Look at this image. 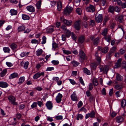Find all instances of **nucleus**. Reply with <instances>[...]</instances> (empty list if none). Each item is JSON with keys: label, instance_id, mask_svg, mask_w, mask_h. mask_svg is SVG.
<instances>
[{"label": "nucleus", "instance_id": "f257e3e1", "mask_svg": "<svg viewBox=\"0 0 126 126\" xmlns=\"http://www.w3.org/2000/svg\"><path fill=\"white\" fill-rule=\"evenodd\" d=\"M9 102L13 105H17L18 103L16 102V98L12 95H9L8 97Z\"/></svg>", "mask_w": 126, "mask_h": 126}, {"label": "nucleus", "instance_id": "f03ea898", "mask_svg": "<svg viewBox=\"0 0 126 126\" xmlns=\"http://www.w3.org/2000/svg\"><path fill=\"white\" fill-rule=\"evenodd\" d=\"M103 19V16L102 14L97 13L95 15V20L97 23L101 22Z\"/></svg>", "mask_w": 126, "mask_h": 126}, {"label": "nucleus", "instance_id": "7ed1b4c3", "mask_svg": "<svg viewBox=\"0 0 126 126\" xmlns=\"http://www.w3.org/2000/svg\"><path fill=\"white\" fill-rule=\"evenodd\" d=\"M90 39L93 42L94 44L96 46L100 42L99 37H96L95 36H92Z\"/></svg>", "mask_w": 126, "mask_h": 126}, {"label": "nucleus", "instance_id": "20e7f679", "mask_svg": "<svg viewBox=\"0 0 126 126\" xmlns=\"http://www.w3.org/2000/svg\"><path fill=\"white\" fill-rule=\"evenodd\" d=\"M73 8L69 6H67L65 9L64 13L66 15H68L72 12Z\"/></svg>", "mask_w": 126, "mask_h": 126}, {"label": "nucleus", "instance_id": "39448f33", "mask_svg": "<svg viewBox=\"0 0 126 126\" xmlns=\"http://www.w3.org/2000/svg\"><path fill=\"white\" fill-rule=\"evenodd\" d=\"M79 56V59L81 62H83L84 60L86 59L85 56V54L84 52L82 50L80 51Z\"/></svg>", "mask_w": 126, "mask_h": 126}, {"label": "nucleus", "instance_id": "423d86ee", "mask_svg": "<svg viewBox=\"0 0 126 126\" xmlns=\"http://www.w3.org/2000/svg\"><path fill=\"white\" fill-rule=\"evenodd\" d=\"M95 8L94 6L91 4H90L89 6L87 7L86 10L88 12H94L95 11Z\"/></svg>", "mask_w": 126, "mask_h": 126}, {"label": "nucleus", "instance_id": "0eeeda50", "mask_svg": "<svg viewBox=\"0 0 126 126\" xmlns=\"http://www.w3.org/2000/svg\"><path fill=\"white\" fill-rule=\"evenodd\" d=\"M60 20L63 22L65 25L70 26L71 25L72 22L71 20H68L65 19L63 17H61Z\"/></svg>", "mask_w": 126, "mask_h": 126}, {"label": "nucleus", "instance_id": "6e6552de", "mask_svg": "<svg viewBox=\"0 0 126 126\" xmlns=\"http://www.w3.org/2000/svg\"><path fill=\"white\" fill-rule=\"evenodd\" d=\"M74 27L75 29L77 30H79L80 28V22L78 20L75 22L74 24Z\"/></svg>", "mask_w": 126, "mask_h": 126}, {"label": "nucleus", "instance_id": "1a4fd4ad", "mask_svg": "<svg viewBox=\"0 0 126 126\" xmlns=\"http://www.w3.org/2000/svg\"><path fill=\"white\" fill-rule=\"evenodd\" d=\"M99 69L100 70V72L103 71L104 72H107L109 70V68L108 66H103L100 65Z\"/></svg>", "mask_w": 126, "mask_h": 126}, {"label": "nucleus", "instance_id": "9d476101", "mask_svg": "<svg viewBox=\"0 0 126 126\" xmlns=\"http://www.w3.org/2000/svg\"><path fill=\"white\" fill-rule=\"evenodd\" d=\"M44 73L43 72H38L35 74L33 76V78L34 79H36L39 77L41 76H44Z\"/></svg>", "mask_w": 126, "mask_h": 126}, {"label": "nucleus", "instance_id": "9b49d317", "mask_svg": "<svg viewBox=\"0 0 126 126\" xmlns=\"http://www.w3.org/2000/svg\"><path fill=\"white\" fill-rule=\"evenodd\" d=\"M46 106L48 109L51 110L53 107L52 103L51 101H48L46 103Z\"/></svg>", "mask_w": 126, "mask_h": 126}, {"label": "nucleus", "instance_id": "f8f14e48", "mask_svg": "<svg viewBox=\"0 0 126 126\" xmlns=\"http://www.w3.org/2000/svg\"><path fill=\"white\" fill-rule=\"evenodd\" d=\"M63 97L62 95L59 93L56 97V100L57 103H59L62 100V98Z\"/></svg>", "mask_w": 126, "mask_h": 126}, {"label": "nucleus", "instance_id": "ddd939ff", "mask_svg": "<svg viewBox=\"0 0 126 126\" xmlns=\"http://www.w3.org/2000/svg\"><path fill=\"white\" fill-rule=\"evenodd\" d=\"M123 79V77L118 73L116 74V78L115 79L116 81H122Z\"/></svg>", "mask_w": 126, "mask_h": 126}, {"label": "nucleus", "instance_id": "4468645a", "mask_svg": "<svg viewBox=\"0 0 126 126\" xmlns=\"http://www.w3.org/2000/svg\"><path fill=\"white\" fill-rule=\"evenodd\" d=\"M71 97L72 100L73 101H76L78 100V98L75 92L73 93L71 95Z\"/></svg>", "mask_w": 126, "mask_h": 126}, {"label": "nucleus", "instance_id": "2eb2a0df", "mask_svg": "<svg viewBox=\"0 0 126 126\" xmlns=\"http://www.w3.org/2000/svg\"><path fill=\"white\" fill-rule=\"evenodd\" d=\"M109 48L108 47H105L104 48L101 47L99 49V50L104 53H106L108 51Z\"/></svg>", "mask_w": 126, "mask_h": 126}, {"label": "nucleus", "instance_id": "dca6fc26", "mask_svg": "<svg viewBox=\"0 0 126 126\" xmlns=\"http://www.w3.org/2000/svg\"><path fill=\"white\" fill-rule=\"evenodd\" d=\"M26 8L28 11L31 12H34L35 11L34 7L32 5L27 6Z\"/></svg>", "mask_w": 126, "mask_h": 126}, {"label": "nucleus", "instance_id": "f3484780", "mask_svg": "<svg viewBox=\"0 0 126 126\" xmlns=\"http://www.w3.org/2000/svg\"><path fill=\"white\" fill-rule=\"evenodd\" d=\"M8 86V84L6 82H0V87L3 88H6Z\"/></svg>", "mask_w": 126, "mask_h": 126}, {"label": "nucleus", "instance_id": "a211bd4d", "mask_svg": "<svg viewBox=\"0 0 126 126\" xmlns=\"http://www.w3.org/2000/svg\"><path fill=\"white\" fill-rule=\"evenodd\" d=\"M16 77H18V74L14 72L11 74L9 76V78L11 79Z\"/></svg>", "mask_w": 126, "mask_h": 126}, {"label": "nucleus", "instance_id": "6ab92c4d", "mask_svg": "<svg viewBox=\"0 0 126 126\" xmlns=\"http://www.w3.org/2000/svg\"><path fill=\"white\" fill-rule=\"evenodd\" d=\"M85 38L84 36H81L79 38L78 41L79 43L82 44L83 43L85 40Z\"/></svg>", "mask_w": 126, "mask_h": 126}, {"label": "nucleus", "instance_id": "aec40b11", "mask_svg": "<svg viewBox=\"0 0 126 126\" xmlns=\"http://www.w3.org/2000/svg\"><path fill=\"white\" fill-rule=\"evenodd\" d=\"M55 27H51L47 29L46 30V32L48 33H51L54 31Z\"/></svg>", "mask_w": 126, "mask_h": 126}, {"label": "nucleus", "instance_id": "412c9836", "mask_svg": "<svg viewBox=\"0 0 126 126\" xmlns=\"http://www.w3.org/2000/svg\"><path fill=\"white\" fill-rule=\"evenodd\" d=\"M26 28L25 26L23 25L19 26L17 29L18 32H21L25 30Z\"/></svg>", "mask_w": 126, "mask_h": 126}, {"label": "nucleus", "instance_id": "4be33fe9", "mask_svg": "<svg viewBox=\"0 0 126 126\" xmlns=\"http://www.w3.org/2000/svg\"><path fill=\"white\" fill-rule=\"evenodd\" d=\"M115 119L116 122L119 123L122 122L124 120L123 118L121 116L117 117Z\"/></svg>", "mask_w": 126, "mask_h": 126}, {"label": "nucleus", "instance_id": "5701e85b", "mask_svg": "<svg viewBox=\"0 0 126 126\" xmlns=\"http://www.w3.org/2000/svg\"><path fill=\"white\" fill-rule=\"evenodd\" d=\"M11 48L13 50H14L17 48V46L16 44L13 43L11 44L10 45Z\"/></svg>", "mask_w": 126, "mask_h": 126}, {"label": "nucleus", "instance_id": "b1692460", "mask_svg": "<svg viewBox=\"0 0 126 126\" xmlns=\"http://www.w3.org/2000/svg\"><path fill=\"white\" fill-rule=\"evenodd\" d=\"M64 32L67 38H68L70 36L71 32L69 30H67L66 31H64Z\"/></svg>", "mask_w": 126, "mask_h": 126}, {"label": "nucleus", "instance_id": "393cba45", "mask_svg": "<svg viewBox=\"0 0 126 126\" xmlns=\"http://www.w3.org/2000/svg\"><path fill=\"white\" fill-rule=\"evenodd\" d=\"M7 70L6 69L3 70L1 72L0 74V75L1 77L4 76L6 73Z\"/></svg>", "mask_w": 126, "mask_h": 126}, {"label": "nucleus", "instance_id": "a878e982", "mask_svg": "<svg viewBox=\"0 0 126 126\" xmlns=\"http://www.w3.org/2000/svg\"><path fill=\"white\" fill-rule=\"evenodd\" d=\"M10 12L12 16L16 15L17 14V11L13 9L10 10Z\"/></svg>", "mask_w": 126, "mask_h": 126}, {"label": "nucleus", "instance_id": "bb28decb", "mask_svg": "<svg viewBox=\"0 0 126 126\" xmlns=\"http://www.w3.org/2000/svg\"><path fill=\"white\" fill-rule=\"evenodd\" d=\"M3 50L5 53H9L10 49L8 47H4L3 48Z\"/></svg>", "mask_w": 126, "mask_h": 126}, {"label": "nucleus", "instance_id": "cd10ccee", "mask_svg": "<svg viewBox=\"0 0 126 126\" xmlns=\"http://www.w3.org/2000/svg\"><path fill=\"white\" fill-rule=\"evenodd\" d=\"M43 52V50L42 49H38L36 52L37 55L38 56L40 55Z\"/></svg>", "mask_w": 126, "mask_h": 126}, {"label": "nucleus", "instance_id": "c85d7f7f", "mask_svg": "<svg viewBox=\"0 0 126 126\" xmlns=\"http://www.w3.org/2000/svg\"><path fill=\"white\" fill-rule=\"evenodd\" d=\"M114 88L116 90H118L121 89L122 88V85L117 84L115 85Z\"/></svg>", "mask_w": 126, "mask_h": 126}, {"label": "nucleus", "instance_id": "c756f323", "mask_svg": "<svg viewBox=\"0 0 126 126\" xmlns=\"http://www.w3.org/2000/svg\"><path fill=\"white\" fill-rule=\"evenodd\" d=\"M123 93V92L121 91H116L115 93L116 96L117 97L120 96Z\"/></svg>", "mask_w": 126, "mask_h": 126}, {"label": "nucleus", "instance_id": "7c9ffc66", "mask_svg": "<svg viewBox=\"0 0 126 126\" xmlns=\"http://www.w3.org/2000/svg\"><path fill=\"white\" fill-rule=\"evenodd\" d=\"M41 0H39L36 4V6L38 9H40L41 8Z\"/></svg>", "mask_w": 126, "mask_h": 126}, {"label": "nucleus", "instance_id": "2f4dec72", "mask_svg": "<svg viewBox=\"0 0 126 126\" xmlns=\"http://www.w3.org/2000/svg\"><path fill=\"white\" fill-rule=\"evenodd\" d=\"M121 106L122 108L125 107L126 106V100L125 99L123 100L121 102Z\"/></svg>", "mask_w": 126, "mask_h": 126}, {"label": "nucleus", "instance_id": "473e14b6", "mask_svg": "<svg viewBox=\"0 0 126 126\" xmlns=\"http://www.w3.org/2000/svg\"><path fill=\"white\" fill-rule=\"evenodd\" d=\"M84 72L88 75H90L91 74L90 71V70H88L87 68H83Z\"/></svg>", "mask_w": 126, "mask_h": 126}, {"label": "nucleus", "instance_id": "72a5a7b5", "mask_svg": "<svg viewBox=\"0 0 126 126\" xmlns=\"http://www.w3.org/2000/svg\"><path fill=\"white\" fill-rule=\"evenodd\" d=\"M22 18L24 20H29L30 18L29 16L25 14L22 15Z\"/></svg>", "mask_w": 126, "mask_h": 126}, {"label": "nucleus", "instance_id": "f704fd0d", "mask_svg": "<svg viewBox=\"0 0 126 126\" xmlns=\"http://www.w3.org/2000/svg\"><path fill=\"white\" fill-rule=\"evenodd\" d=\"M105 40L108 42H110L111 40V37L110 35L105 36L104 37Z\"/></svg>", "mask_w": 126, "mask_h": 126}, {"label": "nucleus", "instance_id": "c9c22d12", "mask_svg": "<svg viewBox=\"0 0 126 126\" xmlns=\"http://www.w3.org/2000/svg\"><path fill=\"white\" fill-rule=\"evenodd\" d=\"M57 7L58 10L60 11L61 10L62 7V3L61 2H59L57 3Z\"/></svg>", "mask_w": 126, "mask_h": 126}, {"label": "nucleus", "instance_id": "e433bc0d", "mask_svg": "<svg viewBox=\"0 0 126 126\" xmlns=\"http://www.w3.org/2000/svg\"><path fill=\"white\" fill-rule=\"evenodd\" d=\"M114 7L113 6H110L109 7L108 9V11L109 12L111 13H113L114 12Z\"/></svg>", "mask_w": 126, "mask_h": 126}, {"label": "nucleus", "instance_id": "4c0bfd02", "mask_svg": "<svg viewBox=\"0 0 126 126\" xmlns=\"http://www.w3.org/2000/svg\"><path fill=\"white\" fill-rule=\"evenodd\" d=\"M25 80V78L24 77H21L19 79V80L18 82V83L20 84L22 83Z\"/></svg>", "mask_w": 126, "mask_h": 126}, {"label": "nucleus", "instance_id": "58836bf2", "mask_svg": "<svg viewBox=\"0 0 126 126\" xmlns=\"http://www.w3.org/2000/svg\"><path fill=\"white\" fill-rule=\"evenodd\" d=\"M29 53V52H28L27 53L24 52H22L20 54V56L21 57H23L25 56H27L28 55Z\"/></svg>", "mask_w": 126, "mask_h": 126}, {"label": "nucleus", "instance_id": "ea45409f", "mask_svg": "<svg viewBox=\"0 0 126 126\" xmlns=\"http://www.w3.org/2000/svg\"><path fill=\"white\" fill-rule=\"evenodd\" d=\"M71 63L74 66H77L79 64V63L78 62L75 61H73Z\"/></svg>", "mask_w": 126, "mask_h": 126}, {"label": "nucleus", "instance_id": "a19ab883", "mask_svg": "<svg viewBox=\"0 0 126 126\" xmlns=\"http://www.w3.org/2000/svg\"><path fill=\"white\" fill-rule=\"evenodd\" d=\"M93 83L94 86H97L98 84L97 79L95 78L93 79Z\"/></svg>", "mask_w": 126, "mask_h": 126}, {"label": "nucleus", "instance_id": "79ce46f5", "mask_svg": "<svg viewBox=\"0 0 126 126\" xmlns=\"http://www.w3.org/2000/svg\"><path fill=\"white\" fill-rule=\"evenodd\" d=\"M91 68L93 70H95L97 66V64L94 63H93L90 65Z\"/></svg>", "mask_w": 126, "mask_h": 126}, {"label": "nucleus", "instance_id": "37998d69", "mask_svg": "<svg viewBox=\"0 0 126 126\" xmlns=\"http://www.w3.org/2000/svg\"><path fill=\"white\" fill-rule=\"evenodd\" d=\"M109 19V17L107 16H106L105 17L103 22V24H105L108 21Z\"/></svg>", "mask_w": 126, "mask_h": 126}, {"label": "nucleus", "instance_id": "c03bdc74", "mask_svg": "<svg viewBox=\"0 0 126 126\" xmlns=\"http://www.w3.org/2000/svg\"><path fill=\"white\" fill-rule=\"evenodd\" d=\"M71 37L73 40L75 41H76V36L74 33L73 32L72 33Z\"/></svg>", "mask_w": 126, "mask_h": 126}, {"label": "nucleus", "instance_id": "a18cd8bd", "mask_svg": "<svg viewBox=\"0 0 126 126\" xmlns=\"http://www.w3.org/2000/svg\"><path fill=\"white\" fill-rule=\"evenodd\" d=\"M77 13L79 15H81V10L80 8H78L76 10Z\"/></svg>", "mask_w": 126, "mask_h": 126}, {"label": "nucleus", "instance_id": "49530a36", "mask_svg": "<svg viewBox=\"0 0 126 126\" xmlns=\"http://www.w3.org/2000/svg\"><path fill=\"white\" fill-rule=\"evenodd\" d=\"M107 28L105 29L102 31V34L104 36H106L107 33Z\"/></svg>", "mask_w": 126, "mask_h": 126}, {"label": "nucleus", "instance_id": "de8ad7c7", "mask_svg": "<svg viewBox=\"0 0 126 126\" xmlns=\"http://www.w3.org/2000/svg\"><path fill=\"white\" fill-rule=\"evenodd\" d=\"M23 64H24L23 67L25 69H27L28 68V65L29 62H26L25 63H23Z\"/></svg>", "mask_w": 126, "mask_h": 126}, {"label": "nucleus", "instance_id": "09e8293b", "mask_svg": "<svg viewBox=\"0 0 126 126\" xmlns=\"http://www.w3.org/2000/svg\"><path fill=\"white\" fill-rule=\"evenodd\" d=\"M42 41L41 42V44H45L46 42V38L45 36H43L42 38Z\"/></svg>", "mask_w": 126, "mask_h": 126}, {"label": "nucleus", "instance_id": "8fccbe9b", "mask_svg": "<svg viewBox=\"0 0 126 126\" xmlns=\"http://www.w3.org/2000/svg\"><path fill=\"white\" fill-rule=\"evenodd\" d=\"M120 10V8L118 7V6H115L114 8V11L119 13Z\"/></svg>", "mask_w": 126, "mask_h": 126}, {"label": "nucleus", "instance_id": "3c124183", "mask_svg": "<svg viewBox=\"0 0 126 126\" xmlns=\"http://www.w3.org/2000/svg\"><path fill=\"white\" fill-rule=\"evenodd\" d=\"M31 42L32 43L34 44H38L39 43L38 41L35 39L32 40L31 41Z\"/></svg>", "mask_w": 126, "mask_h": 126}, {"label": "nucleus", "instance_id": "603ef678", "mask_svg": "<svg viewBox=\"0 0 126 126\" xmlns=\"http://www.w3.org/2000/svg\"><path fill=\"white\" fill-rule=\"evenodd\" d=\"M83 116L81 114H79L78 115L76 119L78 120H79V119H83Z\"/></svg>", "mask_w": 126, "mask_h": 126}, {"label": "nucleus", "instance_id": "864d4df0", "mask_svg": "<svg viewBox=\"0 0 126 126\" xmlns=\"http://www.w3.org/2000/svg\"><path fill=\"white\" fill-rule=\"evenodd\" d=\"M113 53H112L110 51H109V53L107 56V57L109 59H110L111 56L112 55Z\"/></svg>", "mask_w": 126, "mask_h": 126}, {"label": "nucleus", "instance_id": "5fc2aeb1", "mask_svg": "<svg viewBox=\"0 0 126 126\" xmlns=\"http://www.w3.org/2000/svg\"><path fill=\"white\" fill-rule=\"evenodd\" d=\"M113 53H112L110 51H109V53L107 56V57L109 59H110L111 56L112 55Z\"/></svg>", "mask_w": 126, "mask_h": 126}, {"label": "nucleus", "instance_id": "6e6d98bb", "mask_svg": "<svg viewBox=\"0 0 126 126\" xmlns=\"http://www.w3.org/2000/svg\"><path fill=\"white\" fill-rule=\"evenodd\" d=\"M95 24V22L94 20H91L90 21V25L92 27Z\"/></svg>", "mask_w": 126, "mask_h": 126}, {"label": "nucleus", "instance_id": "4d7b16f0", "mask_svg": "<svg viewBox=\"0 0 126 126\" xmlns=\"http://www.w3.org/2000/svg\"><path fill=\"white\" fill-rule=\"evenodd\" d=\"M82 26L85 28H87L88 26V25L87 22L85 21L83 22L82 24Z\"/></svg>", "mask_w": 126, "mask_h": 126}, {"label": "nucleus", "instance_id": "13d9d810", "mask_svg": "<svg viewBox=\"0 0 126 126\" xmlns=\"http://www.w3.org/2000/svg\"><path fill=\"white\" fill-rule=\"evenodd\" d=\"M63 51L64 53L67 55L70 54L71 53V52L69 50H63Z\"/></svg>", "mask_w": 126, "mask_h": 126}, {"label": "nucleus", "instance_id": "bf43d9fd", "mask_svg": "<svg viewBox=\"0 0 126 126\" xmlns=\"http://www.w3.org/2000/svg\"><path fill=\"white\" fill-rule=\"evenodd\" d=\"M51 63L54 65H57L59 63V62L58 61L53 60L51 62Z\"/></svg>", "mask_w": 126, "mask_h": 126}, {"label": "nucleus", "instance_id": "052dcab7", "mask_svg": "<svg viewBox=\"0 0 126 126\" xmlns=\"http://www.w3.org/2000/svg\"><path fill=\"white\" fill-rule=\"evenodd\" d=\"M52 45L54 49L58 47V44H56L55 42H53Z\"/></svg>", "mask_w": 126, "mask_h": 126}, {"label": "nucleus", "instance_id": "680f3d73", "mask_svg": "<svg viewBox=\"0 0 126 126\" xmlns=\"http://www.w3.org/2000/svg\"><path fill=\"white\" fill-rule=\"evenodd\" d=\"M102 94L103 95H106V90L105 88H103L101 91Z\"/></svg>", "mask_w": 126, "mask_h": 126}, {"label": "nucleus", "instance_id": "e2e57ef3", "mask_svg": "<svg viewBox=\"0 0 126 126\" xmlns=\"http://www.w3.org/2000/svg\"><path fill=\"white\" fill-rule=\"evenodd\" d=\"M83 103L81 101H80L77 104L78 107V108H80L82 105Z\"/></svg>", "mask_w": 126, "mask_h": 126}, {"label": "nucleus", "instance_id": "0e129e2a", "mask_svg": "<svg viewBox=\"0 0 126 126\" xmlns=\"http://www.w3.org/2000/svg\"><path fill=\"white\" fill-rule=\"evenodd\" d=\"M63 117L62 116H57L55 117V118L57 120H62L63 119Z\"/></svg>", "mask_w": 126, "mask_h": 126}, {"label": "nucleus", "instance_id": "69168bd1", "mask_svg": "<svg viewBox=\"0 0 126 126\" xmlns=\"http://www.w3.org/2000/svg\"><path fill=\"white\" fill-rule=\"evenodd\" d=\"M116 47H113L110 50V51L111 52H112V53H113L114 52L116 51Z\"/></svg>", "mask_w": 126, "mask_h": 126}, {"label": "nucleus", "instance_id": "338daca9", "mask_svg": "<svg viewBox=\"0 0 126 126\" xmlns=\"http://www.w3.org/2000/svg\"><path fill=\"white\" fill-rule=\"evenodd\" d=\"M62 40L63 41H65L66 40V37L65 35L64 34H62L61 36Z\"/></svg>", "mask_w": 126, "mask_h": 126}, {"label": "nucleus", "instance_id": "774afa93", "mask_svg": "<svg viewBox=\"0 0 126 126\" xmlns=\"http://www.w3.org/2000/svg\"><path fill=\"white\" fill-rule=\"evenodd\" d=\"M122 8L124 9L126 8V3L123 2L121 5Z\"/></svg>", "mask_w": 126, "mask_h": 126}]
</instances>
